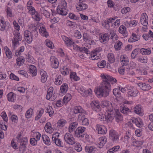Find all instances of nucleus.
Returning <instances> with one entry per match:
<instances>
[{"instance_id":"obj_49","label":"nucleus","mask_w":153,"mask_h":153,"mask_svg":"<svg viewBox=\"0 0 153 153\" xmlns=\"http://www.w3.org/2000/svg\"><path fill=\"white\" fill-rule=\"evenodd\" d=\"M67 123L66 120L62 119L59 120L57 123V126L59 128H61L63 127Z\"/></svg>"},{"instance_id":"obj_3","label":"nucleus","mask_w":153,"mask_h":153,"mask_svg":"<svg viewBox=\"0 0 153 153\" xmlns=\"http://www.w3.org/2000/svg\"><path fill=\"white\" fill-rule=\"evenodd\" d=\"M67 3L65 1H62L61 4L57 7V12L58 14L62 15H67Z\"/></svg>"},{"instance_id":"obj_8","label":"nucleus","mask_w":153,"mask_h":153,"mask_svg":"<svg viewBox=\"0 0 153 153\" xmlns=\"http://www.w3.org/2000/svg\"><path fill=\"white\" fill-rule=\"evenodd\" d=\"M8 22L5 21L4 18L2 17H0V30L4 31L7 30L9 26Z\"/></svg>"},{"instance_id":"obj_20","label":"nucleus","mask_w":153,"mask_h":153,"mask_svg":"<svg viewBox=\"0 0 153 153\" xmlns=\"http://www.w3.org/2000/svg\"><path fill=\"white\" fill-rule=\"evenodd\" d=\"M97 149L94 146L88 145L85 148V152L88 153H94L97 151Z\"/></svg>"},{"instance_id":"obj_50","label":"nucleus","mask_w":153,"mask_h":153,"mask_svg":"<svg viewBox=\"0 0 153 153\" xmlns=\"http://www.w3.org/2000/svg\"><path fill=\"white\" fill-rule=\"evenodd\" d=\"M16 64L17 65L20 66L23 65L25 62V59L23 57H20L16 59Z\"/></svg>"},{"instance_id":"obj_6","label":"nucleus","mask_w":153,"mask_h":153,"mask_svg":"<svg viewBox=\"0 0 153 153\" xmlns=\"http://www.w3.org/2000/svg\"><path fill=\"white\" fill-rule=\"evenodd\" d=\"M64 139L65 142L69 145H73L76 143L73 135L69 133H67L64 134Z\"/></svg>"},{"instance_id":"obj_53","label":"nucleus","mask_w":153,"mask_h":153,"mask_svg":"<svg viewBox=\"0 0 153 153\" xmlns=\"http://www.w3.org/2000/svg\"><path fill=\"white\" fill-rule=\"evenodd\" d=\"M71 72V70L66 67H63L62 69L61 70V73L64 75L68 74Z\"/></svg>"},{"instance_id":"obj_51","label":"nucleus","mask_w":153,"mask_h":153,"mask_svg":"<svg viewBox=\"0 0 153 153\" xmlns=\"http://www.w3.org/2000/svg\"><path fill=\"white\" fill-rule=\"evenodd\" d=\"M132 141L133 143L134 146H140L142 145L143 143V140H137L134 139H132Z\"/></svg>"},{"instance_id":"obj_38","label":"nucleus","mask_w":153,"mask_h":153,"mask_svg":"<svg viewBox=\"0 0 153 153\" xmlns=\"http://www.w3.org/2000/svg\"><path fill=\"white\" fill-rule=\"evenodd\" d=\"M7 98L8 101L14 102L16 99V94L12 92H10L7 94Z\"/></svg>"},{"instance_id":"obj_28","label":"nucleus","mask_w":153,"mask_h":153,"mask_svg":"<svg viewBox=\"0 0 153 153\" xmlns=\"http://www.w3.org/2000/svg\"><path fill=\"white\" fill-rule=\"evenodd\" d=\"M140 36L133 33L131 36L128 39V42L131 43L137 41L140 39Z\"/></svg>"},{"instance_id":"obj_40","label":"nucleus","mask_w":153,"mask_h":153,"mask_svg":"<svg viewBox=\"0 0 153 153\" xmlns=\"http://www.w3.org/2000/svg\"><path fill=\"white\" fill-rule=\"evenodd\" d=\"M78 123L75 122L71 123L69 126L68 130L71 133L76 128L77 126Z\"/></svg>"},{"instance_id":"obj_56","label":"nucleus","mask_w":153,"mask_h":153,"mask_svg":"<svg viewBox=\"0 0 153 153\" xmlns=\"http://www.w3.org/2000/svg\"><path fill=\"white\" fill-rule=\"evenodd\" d=\"M72 96L69 94H67L64 97L63 100V102L66 104L71 99Z\"/></svg>"},{"instance_id":"obj_55","label":"nucleus","mask_w":153,"mask_h":153,"mask_svg":"<svg viewBox=\"0 0 153 153\" xmlns=\"http://www.w3.org/2000/svg\"><path fill=\"white\" fill-rule=\"evenodd\" d=\"M138 91L136 89L129 91L127 93L128 97H135L137 95Z\"/></svg>"},{"instance_id":"obj_30","label":"nucleus","mask_w":153,"mask_h":153,"mask_svg":"<svg viewBox=\"0 0 153 153\" xmlns=\"http://www.w3.org/2000/svg\"><path fill=\"white\" fill-rule=\"evenodd\" d=\"M74 47L76 49L79 50L81 52L84 51L86 54H88L89 52V51L87 48H85L84 45H82V47L81 48L76 45H74Z\"/></svg>"},{"instance_id":"obj_33","label":"nucleus","mask_w":153,"mask_h":153,"mask_svg":"<svg viewBox=\"0 0 153 153\" xmlns=\"http://www.w3.org/2000/svg\"><path fill=\"white\" fill-rule=\"evenodd\" d=\"M99 145L100 148H102V147L105 144L107 141V139L105 136L101 137L99 139Z\"/></svg>"},{"instance_id":"obj_44","label":"nucleus","mask_w":153,"mask_h":153,"mask_svg":"<svg viewBox=\"0 0 153 153\" xmlns=\"http://www.w3.org/2000/svg\"><path fill=\"white\" fill-rule=\"evenodd\" d=\"M53 90V88L52 87H51L49 88L46 96V98L47 100H49L52 97Z\"/></svg>"},{"instance_id":"obj_46","label":"nucleus","mask_w":153,"mask_h":153,"mask_svg":"<svg viewBox=\"0 0 153 153\" xmlns=\"http://www.w3.org/2000/svg\"><path fill=\"white\" fill-rule=\"evenodd\" d=\"M90 56L89 58L93 60L98 59L100 57V56L99 53H96L92 52L90 53Z\"/></svg>"},{"instance_id":"obj_60","label":"nucleus","mask_w":153,"mask_h":153,"mask_svg":"<svg viewBox=\"0 0 153 153\" xmlns=\"http://www.w3.org/2000/svg\"><path fill=\"white\" fill-rule=\"evenodd\" d=\"M33 112V110L32 109L30 108L26 112L25 116L27 118H30L32 117Z\"/></svg>"},{"instance_id":"obj_17","label":"nucleus","mask_w":153,"mask_h":153,"mask_svg":"<svg viewBox=\"0 0 153 153\" xmlns=\"http://www.w3.org/2000/svg\"><path fill=\"white\" fill-rule=\"evenodd\" d=\"M148 17L145 13H143L140 17V22L141 24L144 26L146 27L148 24Z\"/></svg>"},{"instance_id":"obj_23","label":"nucleus","mask_w":153,"mask_h":153,"mask_svg":"<svg viewBox=\"0 0 153 153\" xmlns=\"http://www.w3.org/2000/svg\"><path fill=\"white\" fill-rule=\"evenodd\" d=\"M120 61L123 66H126L128 64L129 60L128 58L124 55L121 56Z\"/></svg>"},{"instance_id":"obj_15","label":"nucleus","mask_w":153,"mask_h":153,"mask_svg":"<svg viewBox=\"0 0 153 153\" xmlns=\"http://www.w3.org/2000/svg\"><path fill=\"white\" fill-rule=\"evenodd\" d=\"M96 129L98 134H105L107 131V129L103 125H97L96 126Z\"/></svg>"},{"instance_id":"obj_58","label":"nucleus","mask_w":153,"mask_h":153,"mask_svg":"<svg viewBox=\"0 0 153 153\" xmlns=\"http://www.w3.org/2000/svg\"><path fill=\"white\" fill-rule=\"evenodd\" d=\"M83 39L85 42L88 41L91 39V37L88 33L84 32L83 34Z\"/></svg>"},{"instance_id":"obj_1","label":"nucleus","mask_w":153,"mask_h":153,"mask_svg":"<svg viewBox=\"0 0 153 153\" xmlns=\"http://www.w3.org/2000/svg\"><path fill=\"white\" fill-rule=\"evenodd\" d=\"M101 77L102 81L101 83L100 86L95 91V94L98 97H106L109 95L111 91V85L117 82L116 79L107 74H102Z\"/></svg>"},{"instance_id":"obj_13","label":"nucleus","mask_w":153,"mask_h":153,"mask_svg":"<svg viewBox=\"0 0 153 153\" xmlns=\"http://www.w3.org/2000/svg\"><path fill=\"white\" fill-rule=\"evenodd\" d=\"M102 105L103 108H106L107 111H112L113 110V107L111 103L109 101L104 100L102 103Z\"/></svg>"},{"instance_id":"obj_62","label":"nucleus","mask_w":153,"mask_h":153,"mask_svg":"<svg viewBox=\"0 0 153 153\" xmlns=\"http://www.w3.org/2000/svg\"><path fill=\"white\" fill-rule=\"evenodd\" d=\"M107 57L108 61L111 63H113L115 61V58L114 55L113 53H110L108 55Z\"/></svg>"},{"instance_id":"obj_31","label":"nucleus","mask_w":153,"mask_h":153,"mask_svg":"<svg viewBox=\"0 0 153 153\" xmlns=\"http://www.w3.org/2000/svg\"><path fill=\"white\" fill-rule=\"evenodd\" d=\"M132 122L134 123L138 127H141L143 125V123L141 120L139 118H134L132 120Z\"/></svg>"},{"instance_id":"obj_19","label":"nucleus","mask_w":153,"mask_h":153,"mask_svg":"<svg viewBox=\"0 0 153 153\" xmlns=\"http://www.w3.org/2000/svg\"><path fill=\"white\" fill-rule=\"evenodd\" d=\"M88 7V5L84 2H79L77 4L76 8L79 10L81 11L85 10Z\"/></svg>"},{"instance_id":"obj_11","label":"nucleus","mask_w":153,"mask_h":153,"mask_svg":"<svg viewBox=\"0 0 153 153\" xmlns=\"http://www.w3.org/2000/svg\"><path fill=\"white\" fill-rule=\"evenodd\" d=\"M85 128L84 127H78L75 131V135L78 137H83L84 135L82 133L85 131Z\"/></svg>"},{"instance_id":"obj_41","label":"nucleus","mask_w":153,"mask_h":153,"mask_svg":"<svg viewBox=\"0 0 153 153\" xmlns=\"http://www.w3.org/2000/svg\"><path fill=\"white\" fill-rule=\"evenodd\" d=\"M45 111L46 113L49 114L50 117H51L52 116L53 114L54 113V111L51 106H48L45 108Z\"/></svg>"},{"instance_id":"obj_4","label":"nucleus","mask_w":153,"mask_h":153,"mask_svg":"<svg viewBox=\"0 0 153 153\" xmlns=\"http://www.w3.org/2000/svg\"><path fill=\"white\" fill-rule=\"evenodd\" d=\"M36 28L34 27V30L31 32L28 30H25L24 32V36L26 42L29 43H30L33 41V35L32 33L33 32H36Z\"/></svg>"},{"instance_id":"obj_10","label":"nucleus","mask_w":153,"mask_h":153,"mask_svg":"<svg viewBox=\"0 0 153 153\" xmlns=\"http://www.w3.org/2000/svg\"><path fill=\"white\" fill-rule=\"evenodd\" d=\"M109 137L110 139L114 142H117L119 140V135L115 131L111 130L109 131Z\"/></svg>"},{"instance_id":"obj_39","label":"nucleus","mask_w":153,"mask_h":153,"mask_svg":"<svg viewBox=\"0 0 153 153\" xmlns=\"http://www.w3.org/2000/svg\"><path fill=\"white\" fill-rule=\"evenodd\" d=\"M119 32L120 33L122 34L123 36H127V31L126 27L123 25H120L119 28Z\"/></svg>"},{"instance_id":"obj_63","label":"nucleus","mask_w":153,"mask_h":153,"mask_svg":"<svg viewBox=\"0 0 153 153\" xmlns=\"http://www.w3.org/2000/svg\"><path fill=\"white\" fill-rule=\"evenodd\" d=\"M70 77L71 79H73L76 81L79 80V77L76 76V73L74 72H71Z\"/></svg>"},{"instance_id":"obj_9","label":"nucleus","mask_w":153,"mask_h":153,"mask_svg":"<svg viewBox=\"0 0 153 153\" xmlns=\"http://www.w3.org/2000/svg\"><path fill=\"white\" fill-rule=\"evenodd\" d=\"M105 116V121L108 123L111 122L114 118L115 113L113 110L112 111H106Z\"/></svg>"},{"instance_id":"obj_29","label":"nucleus","mask_w":153,"mask_h":153,"mask_svg":"<svg viewBox=\"0 0 153 153\" xmlns=\"http://www.w3.org/2000/svg\"><path fill=\"white\" fill-rule=\"evenodd\" d=\"M40 12L46 18H49L50 17L51 13L48 10H46L44 7H41L40 9Z\"/></svg>"},{"instance_id":"obj_48","label":"nucleus","mask_w":153,"mask_h":153,"mask_svg":"<svg viewBox=\"0 0 153 153\" xmlns=\"http://www.w3.org/2000/svg\"><path fill=\"white\" fill-rule=\"evenodd\" d=\"M116 121L119 122L122 120L123 117L119 111H116L115 113L114 117Z\"/></svg>"},{"instance_id":"obj_47","label":"nucleus","mask_w":153,"mask_h":153,"mask_svg":"<svg viewBox=\"0 0 153 153\" xmlns=\"http://www.w3.org/2000/svg\"><path fill=\"white\" fill-rule=\"evenodd\" d=\"M4 51L5 52L7 57L9 59H11L12 57V54L11 51L7 46L4 48Z\"/></svg>"},{"instance_id":"obj_22","label":"nucleus","mask_w":153,"mask_h":153,"mask_svg":"<svg viewBox=\"0 0 153 153\" xmlns=\"http://www.w3.org/2000/svg\"><path fill=\"white\" fill-rule=\"evenodd\" d=\"M62 39L64 41L65 44L67 46H70L74 43V42L71 39H70L69 38L65 36H62Z\"/></svg>"},{"instance_id":"obj_52","label":"nucleus","mask_w":153,"mask_h":153,"mask_svg":"<svg viewBox=\"0 0 153 153\" xmlns=\"http://www.w3.org/2000/svg\"><path fill=\"white\" fill-rule=\"evenodd\" d=\"M123 43L120 41L118 40L117 41L114 45V47L116 50H120L122 47Z\"/></svg>"},{"instance_id":"obj_37","label":"nucleus","mask_w":153,"mask_h":153,"mask_svg":"<svg viewBox=\"0 0 153 153\" xmlns=\"http://www.w3.org/2000/svg\"><path fill=\"white\" fill-rule=\"evenodd\" d=\"M39 32L41 35L43 36L47 37L49 36L48 33L46 29L43 26L40 27Z\"/></svg>"},{"instance_id":"obj_45","label":"nucleus","mask_w":153,"mask_h":153,"mask_svg":"<svg viewBox=\"0 0 153 153\" xmlns=\"http://www.w3.org/2000/svg\"><path fill=\"white\" fill-rule=\"evenodd\" d=\"M63 81V77L61 75H57L55 79V84L57 85L61 84Z\"/></svg>"},{"instance_id":"obj_61","label":"nucleus","mask_w":153,"mask_h":153,"mask_svg":"<svg viewBox=\"0 0 153 153\" xmlns=\"http://www.w3.org/2000/svg\"><path fill=\"white\" fill-rule=\"evenodd\" d=\"M139 51H140V50L139 48H136L132 51L131 55V57L132 59H134L137 56L138 54Z\"/></svg>"},{"instance_id":"obj_57","label":"nucleus","mask_w":153,"mask_h":153,"mask_svg":"<svg viewBox=\"0 0 153 153\" xmlns=\"http://www.w3.org/2000/svg\"><path fill=\"white\" fill-rule=\"evenodd\" d=\"M113 93L116 97H120L121 96V93L119 88H114L113 90Z\"/></svg>"},{"instance_id":"obj_5","label":"nucleus","mask_w":153,"mask_h":153,"mask_svg":"<svg viewBox=\"0 0 153 153\" xmlns=\"http://www.w3.org/2000/svg\"><path fill=\"white\" fill-rule=\"evenodd\" d=\"M13 34L14 37L12 40V43L13 45L15 47L17 45H19V41L22 40V37L19 31H15Z\"/></svg>"},{"instance_id":"obj_27","label":"nucleus","mask_w":153,"mask_h":153,"mask_svg":"<svg viewBox=\"0 0 153 153\" xmlns=\"http://www.w3.org/2000/svg\"><path fill=\"white\" fill-rule=\"evenodd\" d=\"M74 112L75 114L80 113V114L85 112V111L80 106H75L74 108Z\"/></svg>"},{"instance_id":"obj_2","label":"nucleus","mask_w":153,"mask_h":153,"mask_svg":"<svg viewBox=\"0 0 153 153\" xmlns=\"http://www.w3.org/2000/svg\"><path fill=\"white\" fill-rule=\"evenodd\" d=\"M17 141L20 143L19 147V151L20 153H23L26 150V146L27 143V137L22 138L21 134L19 135L16 137Z\"/></svg>"},{"instance_id":"obj_12","label":"nucleus","mask_w":153,"mask_h":153,"mask_svg":"<svg viewBox=\"0 0 153 153\" xmlns=\"http://www.w3.org/2000/svg\"><path fill=\"white\" fill-rule=\"evenodd\" d=\"M91 108L94 111L98 112L100 111L101 108L99 102L97 101H93L90 104Z\"/></svg>"},{"instance_id":"obj_42","label":"nucleus","mask_w":153,"mask_h":153,"mask_svg":"<svg viewBox=\"0 0 153 153\" xmlns=\"http://www.w3.org/2000/svg\"><path fill=\"white\" fill-rule=\"evenodd\" d=\"M68 88V84L66 83H63L61 86L60 91L61 93L65 94L66 93Z\"/></svg>"},{"instance_id":"obj_16","label":"nucleus","mask_w":153,"mask_h":153,"mask_svg":"<svg viewBox=\"0 0 153 153\" xmlns=\"http://www.w3.org/2000/svg\"><path fill=\"white\" fill-rule=\"evenodd\" d=\"M50 60L51 63V65L54 68H57L59 66V62L57 58L54 56L51 57Z\"/></svg>"},{"instance_id":"obj_26","label":"nucleus","mask_w":153,"mask_h":153,"mask_svg":"<svg viewBox=\"0 0 153 153\" xmlns=\"http://www.w3.org/2000/svg\"><path fill=\"white\" fill-rule=\"evenodd\" d=\"M45 131L49 134L52 133L53 131V128L52 127L51 125L50 122H47L45 127Z\"/></svg>"},{"instance_id":"obj_36","label":"nucleus","mask_w":153,"mask_h":153,"mask_svg":"<svg viewBox=\"0 0 153 153\" xmlns=\"http://www.w3.org/2000/svg\"><path fill=\"white\" fill-rule=\"evenodd\" d=\"M140 53L143 55H150L151 53V50L150 48H142L140 50Z\"/></svg>"},{"instance_id":"obj_32","label":"nucleus","mask_w":153,"mask_h":153,"mask_svg":"<svg viewBox=\"0 0 153 153\" xmlns=\"http://www.w3.org/2000/svg\"><path fill=\"white\" fill-rule=\"evenodd\" d=\"M36 51L38 54L43 56L44 55V49L42 45H38L36 48Z\"/></svg>"},{"instance_id":"obj_43","label":"nucleus","mask_w":153,"mask_h":153,"mask_svg":"<svg viewBox=\"0 0 153 153\" xmlns=\"http://www.w3.org/2000/svg\"><path fill=\"white\" fill-rule=\"evenodd\" d=\"M43 142L47 145L49 146L51 144L50 140L48 137L46 135H43L42 136Z\"/></svg>"},{"instance_id":"obj_35","label":"nucleus","mask_w":153,"mask_h":153,"mask_svg":"<svg viewBox=\"0 0 153 153\" xmlns=\"http://www.w3.org/2000/svg\"><path fill=\"white\" fill-rule=\"evenodd\" d=\"M40 75L41 76V81L42 83H45L47 80V73L43 70L40 71Z\"/></svg>"},{"instance_id":"obj_64","label":"nucleus","mask_w":153,"mask_h":153,"mask_svg":"<svg viewBox=\"0 0 153 153\" xmlns=\"http://www.w3.org/2000/svg\"><path fill=\"white\" fill-rule=\"evenodd\" d=\"M25 50V48L23 46H22L18 50H16L15 53V55L18 56L21 55L22 53Z\"/></svg>"},{"instance_id":"obj_54","label":"nucleus","mask_w":153,"mask_h":153,"mask_svg":"<svg viewBox=\"0 0 153 153\" xmlns=\"http://www.w3.org/2000/svg\"><path fill=\"white\" fill-rule=\"evenodd\" d=\"M6 11L7 16L10 17H12L14 16L12 10L9 7H7L6 9Z\"/></svg>"},{"instance_id":"obj_14","label":"nucleus","mask_w":153,"mask_h":153,"mask_svg":"<svg viewBox=\"0 0 153 153\" xmlns=\"http://www.w3.org/2000/svg\"><path fill=\"white\" fill-rule=\"evenodd\" d=\"M78 119L79 121L81 122L83 125L88 126L89 124V121L88 119L85 117V116L82 114H79L78 116Z\"/></svg>"},{"instance_id":"obj_59","label":"nucleus","mask_w":153,"mask_h":153,"mask_svg":"<svg viewBox=\"0 0 153 153\" xmlns=\"http://www.w3.org/2000/svg\"><path fill=\"white\" fill-rule=\"evenodd\" d=\"M67 24L71 28H75L77 27V25L75 22L70 21H67Z\"/></svg>"},{"instance_id":"obj_18","label":"nucleus","mask_w":153,"mask_h":153,"mask_svg":"<svg viewBox=\"0 0 153 153\" xmlns=\"http://www.w3.org/2000/svg\"><path fill=\"white\" fill-rule=\"evenodd\" d=\"M99 40L101 43H106L109 40V37L108 34L106 33H101L99 35Z\"/></svg>"},{"instance_id":"obj_7","label":"nucleus","mask_w":153,"mask_h":153,"mask_svg":"<svg viewBox=\"0 0 153 153\" xmlns=\"http://www.w3.org/2000/svg\"><path fill=\"white\" fill-rule=\"evenodd\" d=\"M60 134V133L58 132L53 134L52 135V140L53 142L55 143L57 146L63 147L64 146L63 143L60 139L58 138Z\"/></svg>"},{"instance_id":"obj_24","label":"nucleus","mask_w":153,"mask_h":153,"mask_svg":"<svg viewBox=\"0 0 153 153\" xmlns=\"http://www.w3.org/2000/svg\"><path fill=\"white\" fill-rule=\"evenodd\" d=\"M29 71L32 76H35L37 75L36 67L34 65H30L29 67Z\"/></svg>"},{"instance_id":"obj_21","label":"nucleus","mask_w":153,"mask_h":153,"mask_svg":"<svg viewBox=\"0 0 153 153\" xmlns=\"http://www.w3.org/2000/svg\"><path fill=\"white\" fill-rule=\"evenodd\" d=\"M137 85L143 91H147L151 89V86L149 84L142 82L138 83Z\"/></svg>"},{"instance_id":"obj_25","label":"nucleus","mask_w":153,"mask_h":153,"mask_svg":"<svg viewBox=\"0 0 153 153\" xmlns=\"http://www.w3.org/2000/svg\"><path fill=\"white\" fill-rule=\"evenodd\" d=\"M133 111L140 115H143V110L141 106L139 105H137L134 108Z\"/></svg>"},{"instance_id":"obj_34","label":"nucleus","mask_w":153,"mask_h":153,"mask_svg":"<svg viewBox=\"0 0 153 153\" xmlns=\"http://www.w3.org/2000/svg\"><path fill=\"white\" fill-rule=\"evenodd\" d=\"M110 39H111L114 42L117 41L118 38L117 35L116 34L115 31L114 30H110Z\"/></svg>"}]
</instances>
